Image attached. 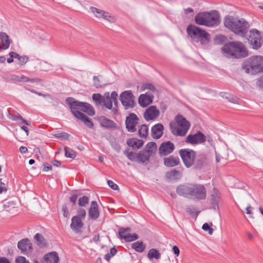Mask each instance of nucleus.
I'll list each match as a JSON object with an SVG mask.
<instances>
[{"instance_id": "1", "label": "nucleus", "mask_w": 263, "mask_h": 263, "mask_svg": "<svg viewBox=\"0 0 263 263\" xmlns=\"http://www.w3.org/2000/svg\"><path fill=\"white\" fill-rule=\"evenodd\" d=\"M65 102L69 106L71 112L76 118L83 122L87 127L91 128H93L94 124L91 120L79 110L85 112L91 116L95 115V109L90 104L76 100L72 97L66 98Z\"/></svg>"}, {"instance_id": "2", "label": "nucleus", "mask_w": 263, "mask_h": 263, "mask_svg": "<svg viewBox=\"0 0 263 263\" xmlns=\"http://www.w3.org/2000/svg\"><path fill=\"white\" fill-rule=\"evenodd\" d=\"M176 193L180 196L198 200H204L206 197L205 186L198 183L180 184L176 188Z\"/></svg>"}, {"instance_id": "3", "label": "nucleus", "mask_w": 263, "mask_h": 263, "mask_svg": "<svg viewBox=\"0 0 263 263\" xmlns=\"http://www.w3.org/2000/svg\"><path fill=\"white\" fill-rule=\"evenodd\" d=\"M117 97V93L114 91L111 92L110 96L109 92H105L103 96L100 93H94L92 95V99L96 105L104 106L106 108L111 109L113 114L115 115L118 112Z\"/></svg>"}, {"instance_id": "4", "label": "nucleus", "mask_w": 263, "mask_h": 263, "mask_svg": "<svg viewBox=\"0 0 263 263\" xmlns=\"http://www.w3.org/2000/svg\"><path fill=\"white\" fill-rule=\"evenodd\" d=\"M224 25L236 34L243 36L250 27L248 22L243 18L227 16L224 20Z\"/></svg>"}, {"instance_id": "5", "label": "nucleus", "mask_w": 263, "mask_h": 263, "mask_svg": "<svg viewBox=\"0 0 263 263\" xmlns=\"http://www.w3.org/2000/svg\"><path fill=\"white\" fill-rule=\"evenodd\" d=\"M195 22L199 25L215 27L220 23V15L216 10L200 12L195 16Z\"/></svg>"}, {"instance_id": "6", "label": "nucleus", "mask_w": 263, "mask_h": 263, "mask_svg": "<svg viewBox=\"0 0 263 263\" xmlns=\"http://www.w3.org/2000/svg\"><path fill=\"white\" fill-rule=\"evenodd\" d=\"M221 50L229 58L239 59L248 55L246 48L241 42H230L222 47Z\"/></svg>"}, {"instance_id": "7", "label": "nucleus", "mask_w": 263, "mask_h": 263, "mask_svg": "<svg viewBox=\"0 0 263 263\" xmlns=\"http://www.w3.org/2000/svg\"><path fill=\"white\" fill-rule=\"evenodd\" d=\"M243 69L248 73L255 74L263 72V57L255 55L248 59L242 64Z\"/></svg>"}, {"instance_id": "8", "label": "nucleus", "mask_w": 263, "mask_h": 263, "mask_svg": "<svg viewBox=\"0 0 263 263\" xmlns=\"http://www.w3.org/2000/svg\"><path fill=\"white\" fill-rule=\"evenodd\" d=\"M176 122L170 123V130L175 136H184L190 127V123L181 115L175 117Z\"/></svg>"}, {"instance_id": "9", "label": "nucleus", "mask_w": 263, "mask_h": 263, "mask_svg": "<svg viewBox=\"0 0 263 263\" xmlns=\"http://www.w3.org/2000/svg\"><path fill=\"white\" fill-rule=\"evenodd\" d=\"M187 34L191 39L201 45H206L210 40V34L199 27L190 25L186 29Z\"/></svg>"}, {"instance_id": "10", "label": "nucleus", "mask_w": 263, "mask_h": 263, "mask_svg": "<svg viewBox=\"0 0 263 263\" xmlns=\"http://www.w3.org/2000/svg\"><path fill=\"white\" fill-rule=\"evenodd\" d=\"M185 166L189 168L193 166L196 159L195 152L190 149H181L179 152Z\"/></svg>"}, {"instance_id": "11", "label": "nucleus", "mask_w": 263, "mask_h": 263, "mask_svg": "<svg viewBox=\"0 0 263 263\" xmlns=\"http://www.w3.org/2000/svg\"><path fill=\"white\" fill-rule=\"evenodd\" d=\"M249 43L252 46L253 48L257 49L260 48L263 44V35L255 29H253L250 31Z\"/></svg>"}, {"instance_id": "12", "label": "nucleus", "mask_w": 263, "mask_h": 263, "mask_svg": "<svg viewBox=\"0 0 263 263\" xmlns=\"http://www.w3.org/2000/svg\"><path fill=\"white\" fill-rule=\"evenodd\" d=\"M134 96L131 90H125L120 95V100L125 109L133 108L135 106Z\"/></svg>"}, {"instance_id": "13", "label": "nucleus", "mask_w": 263, "mask_h": 263, "mask_svg": "<svg viewBox=\"0 0 263 263\" xmlns=\"http://www.w3.org/2000/svg\"><path fill=\"white\" fill-rule=\"evenodd\" d=\"M139 120V118L136 114H129L125 120V125L127 131L130 133L136 132V126L138 124Z\"/></svg>"}, {"instance_id": "14", "label": "nucleus", "mask_w": 263, "mask_h": 263, "mask_svg": "<svg viewBox=\"0 0 263 263\" xmlns=\"http://www.w3.org/2000/svg\"><path fill=\"white\" fill-rule=\"evenodd\" d=\"M206 137L200 131H198L195 134H190L186 138L185 142L191 144H198L205 142Z\"/></svg>"}, {"instance_id": "15", "label": "nucleus", "mask_w": 263, "mask_h": 263, "mask_svg": "<svg viewBox=\"0 0 263 263\" xmlns=\"http://www.w3.org/2000/svg\"><path fill=\"white\" fill-rule=\"evenodd\" d=\"M160 111L155 106H151L147 108L144 112L143 116L146 121L153 120L158 118Z\"/></svg>"}, {"instance_id": "16", "label": "nucleus", "mask_w": 263, "mask_h": 263, "mask_svg": "<svg viewBox=\"0 0 263 263\" xmlns=\"http://www.w3.org/2000/svg\"><path fill=\"white\" fill-rule=\"evenodd\" d=\"M175 148L174 144L170 141L162 143L159 149L161 156H166L172 153Z\"/></svg>"}, {"instance_id": "17", "label": "nucleus", "mask_w": 263, "mask_h": 263, "mask_svg": "<svg viewBox=\"0 0 263 263\" xmlns=\"http://www.w3.org/2000/svg\"><path fill=\"white\" fill-rule=\"evenodd\" d=\"M154 97L153 95L148 92L141 94L139 97L138 103L141 106L145 107L153 102Z\"/></svg>"}, {"instance_id": "18", "label": "nucleus", "mask_w": 263, "mask_h": 263, "mask_svg": "<svg viewBox=\"0 0 263 263\" xmlns=\"http://www.w3.org/2000/svg\"><path fill=\"white\" fill-rule=\"evenodd\" d=\"M84 223L82 219L79 216H73L71 219L70 228L73 231L78 233L80 232L81 229L83 227Z\"/></svg>"}, {"instance_id": "19", "label": "nucleus", "mask_w": 263, "mask_h": 263, "mask_svg": "<svg viewBox=\"0 0 263 263\" xmlns=\"http://www.w3.org/2000/svg\"><path fill=\"white\" fill-rule=\"evenodd\" d=\"M18 248L21 250L22 253L31 251L32 249V244L28 238L22 239L18 242Z\"/></svg>"}, {"instance_id": "20", "label": "nucleus", "mask_w": 263, "mask_h": 263, "mask_svg": "<svg viewBox=\"0 0 263 263\" xmlns=\"http://www.w3.org/2000/svg\"><path fill=\"white\" fill-rule=\"evenodd\" d=\"M88 216L92 220H96L99 216L98 205L95 201H92L91 202L90 207L88 210Z\"/></svg>"}, {"instance_id": "21", "label": "nucleus", "mask_w": 263, "mask_h": 263, "mask_svg": "<svg viewBox=\"0 0 263 263\" xmlns=\"http://www.w3.org/2000/svg\"><path fill=\"white\" fill-rule=\"evenodd\" d=\"M164 127L162 124L158 123L152 128V136L155 139H159L163 135Z\"/></svg>"}, {"instance_id": "22", "label": "nucleus", "mask_w": 263, "mask_h": 263, "mask_svg": "<svg viewBox=\"0 0 263 263\" xmlns=\"http://www.w3.org/2000/svg\"><path fill=\"white\" fill-rule=\"evenodd\" d=\"M128 146L132 147L133 150L139 149L144 144V141L137 138H131L126 142Z\"/></svg>"}, {"instance_id": "23", "label": "nucleus", "mask_w": 263, "mask_h": 263, "mask_svg": "<svg viewBox=\"0 0 263 263\" xmlns=\"http://www.w3.org/2000/svg\"><path fill=\"white\" fill-rule=\"evenodd\" d=\"M59 258L55 252H52L46 254L44 257V263H58Z\"/></svg>"}, {"instance_id": "24", "label": "nucleus", "mask_w": 263, "mask_h": 263, "mask_svg": "<svg viewBox=\"0 0 263 263\" xmlns=\"http://www.w3.org/2000/svg\"><path fill=\"white\" fill-rule=\"evenodd\" d=\"M4 210L12 213H15L17 212L16 203L13 201H4L3 203Z\"/></svg>"}, {"instance_id": "25", "label": "nucleus", "mask_w": 263, "mask_h": 263, "mask_svg": "<svg viewBox=\"0 0 263 263\" xmlns=\"http://www.w3.org/2000/svg\"><path fill=\"white\" fill-rule=\"evenodd\" d=\"M0 39L2 43V45H0V49H8L10 46L11 41L7 34L5 32H1Z\"/></svg>"}, {"instance_id": "26", "label": "nucleus", "mask_w": 263, "mask_h": 263, "mask_svg": "<svg viewBox=\"0 0 263 263\" xmlns=\"http://www.w3.org/2000/svg\"><path fill=\"white\" fill-rule=\"evenodd\" d=\"M151 156L144 150L138 153L137 162L139 163L147 164L149 161V158Z\"/></svg>"}, {"instance_id": "27", "label": "nucleus", "mask_w": 263, "mask_h": 263, "mask_svg": "<svg viewBox=\"0 0 263 263\" xmlns=\"http://www.w3.org/2000/svg\"><path fill=\"white\" fill-rule=\"evenodd\" d=\"M100 123L101 126L105 128L110 129L117 127V125L114 121L105 117H102L100 119Z\"/></svg>"}, {"instance_id": "28", "label": "nucleus", "mask_w": 263, "mask_h": 263, "mask_svg": "<svg viewBox=\"0 0 263 263\" xmlns=\"http://www.w3.org/2000/svg\"><path fill=\"white\" fill-rule=\"evenodd\" d=\"M206 156L204 154H200L195 160V163L194 164V167L196 169H200L202 168L204 164L206 161Z\"/></svg>"}, {"instance_id": "29", "label": "nucleus", "mask_w": 263, "mask_h": 263, "mask_svg": "<svg viewBox=\"0 0 263 263\" xmlns=\"http://www.w3.org/2000/svg\"><path fill=\"white\" fill-rule=\"evenodd\" d=\"M164 163L167 167H174L179 163V159L178 157L171 156L164 159Z\"/></svg>"}, {"instance_id": "30", "label": "nucleus", "mask_w": 263, "mask_h": 263, "mask_svg": "<svg viewBox=\"0 0 263 263\" xmlns=\"http://www.w3.org/2000/svg\"><path fill=\"white\" fill-rule=\"evenodd\" d=\"M156 150L157 144L155 142H153L148 143L144 149V151L146 152L147 154H149L151 156L156 152Z\"/></svg>"}, {"instance_id": "31", "label": "nucleus", "mask_w": 263, "mask_h": 263, "mask_svg": "<svg viewBox=\"0 0 263 263\" xmlns=\"http://www.w3.org/2000/svg\"><path fill=\"white\" fill-rule=\"evenodd\" d=\"M100 18H102L104 20H106L110 23H115L117 18L115 16L112 15L111 13L107 11H103L101 15Z\"/></svg>"}, {"instance_id": "32", "label": "nucleus", "mask_w": 263, "mask_h": 263, "mask_svg": "<svg viewBox=\"0 0 263 263\" xmlns=\"http://www.w3.org/2000/svg\"><path fill=\"white\" fill-rule=\"evenodd\" d=\"M132 248L136 251L142 253L145 250L146 246L143 242L138 241L132 243Z\"/></svg>"}, {"instance_id": "33", "label": "nucleus", "mask_w": 263, "mask_h": 263, "mask_svg": "<svg viewBox=\"0 0 263 263\" xmlns=\"http://www.w3.org/2000/svg\"><path fill=\"white\" fill-rule=\"evenodd\" d=\"M37 245L40 248H44L46 246V240L40 233H37L34 236Z\"/></svg>"}, {"instance_id": "34", "label": "nucleus", "mask_w": 263, "mask_h": 263, "mask_svg": "<svg viewBox=\"0 0 263 263\" xmlns=\"http://www.w3.org/2000/svg\"><path fill=\"white\" fill-rule=\"evenodd\" d=\"M186 211L189 214L194 217L195 219L200 213V211H197L196 208L192 205L188 206L186 209Z\"/></svg>"}, {"instance_id": "35", "label": "nucleus", "mask_w": 263, "mask_h": 263, "mask_svg": "<svg viewBox=\"0 0 263 263\" xmlns=\"http://www.w3.org/2000/svg\"><path fill=\"white\" fill-rule=\"evenodd\" d=\"M148 134V128L146 124L142 125L138 130V135L141 138H146Z\"/></svg>"}, {"instance_id": "36", "label": "nucleus", "mask_w": 263, "mask_h": 263, "mask_svg": "<svg viewBox=\"0 0 263 263\" xmlns=\"http://www.w3.org/2000/svg\"><path fill=\"white\" fill-rule=\"evenodd\" d=\"M124 154L128 158V159L132 161H136L137 162V155L138 153L130 152L128 148L125 149L124 152Z\"/></svg>"}, {"instance_id": "37", "label": "nucleus", "mask_w": 263, "mask_h": 263, "mask_svg": "<svg viewBox=\"0 0 263 263\" xmlns=\"http://www.w3.org/2000/svg\"><path fill=\"white\" fill-rule=\"evenodd\" d=\"M161 256L160 253L156 249H151L148 252L147 257L149 259L155 258L158 259Z\"/></svg>"}, {"instance_id": "38", "label": "nucleus", "mask_w": 263, "mask_h": 263, "mask_svg": "<svg viewBox=\"0 0 263 263\" xmlns=\"http://www.w3.org/2000/svg\"><path fill=\"white\" fill-rule=\"evenodd\" d=\"M180 175V172L179 171H177L176 170H173L170 172H168L166 176L167 178L170 179H173L177 178Z\"/></svg>"}, {"instance_id": "39", "label": "nucleus", "mask_w": 263, "mask_h": 263, "mask_svg": "<svg viewBox=\"0 0 263 263\" xmlns=\"http://www.w3.org/2000/svg\"><path fill=\"white\" fill-rule=\"evenodd\" d=\"M10 80L14 82H26V81L27 80V77L24 76L23 75L18 76L17 75L13 74L10 77Z\"/></svg>"}, {"instance_id": "40", "label": "nucleus", "mask_w": 263, "mask_h": 263, "mask_svg": "<svg viewBox=\"0 0 263 263\" xmlns=\"http://www.w3.org/2000/svg\"><path fill=\"white\" fill-rule=\"evenodd\" d=\"M65 156L66 157L70 158H74L77 156V153L73 149L68 147H65Z\"/></svg>"}, {"instance_id": "41", "label": "nucleus", "mask_w": 263, "mask_h": 263, "mask_svg": "<svg viewBox=\"0 0 263 263\" xmlns=\"http://www.w3.org/2000/svg\"><path fill=\"white\" fill-rule=\"evenodd\" d=\"M138 235L136 234H131L128 233L127 235H125L123 236V239L125 240L126 242H131L134 240H136L138 239Z\"/></svg>"}, {"instance_id": "42", "label": "nucleus", "mask_w": 263, "mask_h": 263, "mask_svg": "<svg viewBox=\"0 0 263 263\" xmlns=\"http://www.w3.org/2000/svg\"><path fill=\"white\" fill-rule=\"evenodd\" d=\"M219 198L218 192L215 189H213V193L211 195V201L213 204H216L218 203Z\"/></svg>"}, {"instance_id": "43", "label": "nucleus", "mask_w": 263, "mask_h": 263, "mask_svg": "<svg viewBox=\"0 0 263 263\" xmlns=\"http://www.w3.org/2000/svg\"><path fill=\"white\" fill-rule=\"evenodd\" d=\"M10 118L11 120H12L13 121H16V120L19 119V120H21L22 121V122L24 123V124H25L27 125H29V123L25 119H24L22 117V116L18 113H16V114L13 115L12 116V117H10Z\"/></svg>"}, {"instance_id": "44", "label": "nucleus", "mask_w": 263, "mask_h": 263, "mask_svg": "<svg viewBox=\"0 0 263 263\" xmlns=\"http://www.w3.org/2000/svg\"><path fill=\"white\" fill-rule=\"evenodd\" d=\"M90 9L91 12L94 14V15L98 18L100 19V16L102 12L104 11L103 10L98 9L95 7H91Z\"/></svg>"}, {"instance_id": "45", "label": "nucleus", "mask_w": 263, "mask_h": 263, "mask_svg": "<svg viewBox=\"0 0 263 263\" xmlns=\"http://www.w3.org/2000/svg\"><path fill=\"white\" fill-rule=\"evenodd\" d=\"M131 231V229L129 228H121L119 230V235L121 239H123V236L127 235L128 233Z\"/></svg>"}, {"instance_id": "46", "label": "nucleus", "mask_w": 263, "mask_h": 263, "mask_svg": "<svg viewBox=\"0 0 263 263\" xmlns=\"http://www.w3.org/2000/svg\"><path fill=\"white\" fill-rule=\"evenodd\" d=\"M89 202V198L86 196L80 197L78 200V204L80 206H86Z\"/></svg>"}, {"instance_id": "47", "label": "nucleus", "mask_w": 263, "mask_h": 263, "mask_svg": "<svg viewBox=\"0 0 263 263\" xmlns=\"http://www.w3.org/2000/svg\"><path fill=\"white\" fill-rule=\"evenodd\" d=\"M142 88L144 90L148 89V90H151L152 92H157V89L156 88V87L153 84H152L151 83L144 84L142 85Z\"/></svg>"}, {"instance_id": "48", "label": "nucleus", "mask_w": 263, "mask_h": 263, "mask_svg": "<svg viewBox=\"0 0 263 263\" xmlns=\"http://www.w3.org/2000/svg\"><path fill=\"white\" fill-rule=\"evenodd\" d=\"M53 136L56 138L65 140H68L70 136L69 134L64 132L55 134Z\"/></svg>"}, {"instance_id": "49", "label": "nucleus", "mask_w": 263, "mask_h": 263, "mask_svg": "<svg viewBox=\"0 0 263 263\" xmlns=\"http://www.w3.org/2000/svg\"><path fill=\"white\" fill-rule=\"evenodd\" d=\"M93 83L94 85L96 88H101L103 87L106 85V84H102L101 83V82L97 76H94L93 77Z\"/></svg>"}, {"instance_id": "50", "label": "nucleus", "mask_w": 263, "mask_h": 263, "mask_svg": "<svg viewBox=\"0 0 263 263\" xmlns=\"http://www.w3.org/2000/svg\"><path fill=\"white\" fill-rule=\"evenodd\" d=\"M222 97L227 99L230 102L235 103L236 101L234 99L233 97L229 93L226 92H222L221 93Z\"/></svg>"}, {"instance_id": "51", "label": "nucleus", "mask_w": 263, "mask_h": 263, "mask_svg": "<svg viewBox=\"0 0 263 263\" xmlns=\"http://www.w3.org/2000/svg\"><path fill=\"white\" fill-rule=\"evenodd\" d=\"M77 214L78 215L75 216H79V217H80L81 219H83L85 218L86 213L84 209L80 208L78 210Z\"/></svg>"}, {"instance_id": "52", "label": "nucleus", "mask_w": 263, "mask_h": 263, "mask_svg": "<svg viewBox=\"0 0 263 263\" xmlns=\"http://www.w3.org/2000/svg\"><path fill=\"white\" fill-rule=\"evenodd\" d=\"M202 228L205 231H208L210 235H212L213 233V229L210 227V225L208 223H204Z\"/></svg>"}, {"instance_id": "53", "label": "nucleus", "mask_w": 263, "mask_h": 263, "mask_svg": "<svg viewBox=\"0 0 263 263\" xmlns=\"http://www.w3.org/2000/svg\"><path fill=\"white\" fill-rule=\"evenodd\" d=\"M28 59V57L27 55H22L19 58L18 64L21 66L24 65L27 62Z\"/></svg>"}, {"instance_id": "54", "label": "nucleus", "mask_w": 263, "mask_h": 263, "mask_svg": "<svg viewBox=\"0 0 263 263\" xmlns=\"http://www.w3.org/2000/svg\"><path fill=\"white\" fill-rule=\"evenodd\" d=\"M107 184L109 186L114 190H119L118 186L111 180H108L107 181Z\"/></svg>"}, {"instance_id": "55", "label": "nucleus", "mask_w": 263, "mask_h": 263, "mask_svg": "<svg viewBox=\"0 0 263 263\" xmlns=\"http://www.w3.org/2000/svg\"><path fill=\"white\" fill-rule=\"evenodd\" d=\"M16 263H29L23 256H18L15 259Z\"/></svg>"}, {"instance_id": "56", "label": "nucleus", "mask_w": 263, "mask_h": 263, "mask_svg": "<svg viewBox=\"0 0 263 263\" xmlns=\"http://www.w3.org/2000/svg\"><path fill=\"white\" fill-rule=\"evenodd\" d=\"M62 211L63 214V216L65 217H67L69 215L68 210L66 204L63 205L62 208Z\"/></svg>"}, {"instance_id": "57", "label": "nucleus", "mask_w": 263, "mask_h": 263, "mask_svg": "<svg viewBox=\"0 0 263 263\" xmlns=\"http://www.w3.org/2000/svg\"><path fill=\"white\" fill-rule=\"evenodd\" d=\"M79 194L73 193L71 197L70 198V201L72 202L74 204H76V201L79 196Z\"/></svg>"}, {"instance_id": "58", "label": "nucleus", "mask_w": 263, "mask_h": 263, "mask_svg": "<svg viewBox=\"0 0 263 263\" xmlns=\"http://www.w3.org/2000/svg\"><path fill=\"white\" fill-rule=\"evenodd\" d=\"M7 191V188L5 186L4 183L2 182V179H0V194H2L4 192Z\"/></svg>"}, {"instance_id": "59", "label": "nucleus", "mask_w": 263, "mask_h": 263, "mask_svg": "<svg viewBox=\"0 0 263 263\" xmlns=\"http://www.w3.org/2000/svg\"><path fill=\"white\" fill-rule=\"evenodd\" d=\"M9 55L10 57H11V58H14L17 59L18 60V61L19 60L20 57H22L19 54H18L15 52H13V51L10 52L9 53Z\"/></svg>"}, {"instance_id": "60", "label": "nucleus", "mask_w": 263, "mask_h": 263, "mask_svg": "<svg viewBox=\"0 0 263 263\" xmlns=\"http://www.w3.org/2000/svg\"><path fill=\"white\" fill-rule=\"evenodd\" d=\"M43 171H48L52 170V166L47 163H45L43 164Z\"/></svg>"}, {"instance_id": "61", "label": "nucleus", "mask_w": 263, "mask_h": 263, "mask_svg": "<svg viewBox=\"0 0 263 263\" xmlns=\"http://www.w3.org/2000/svg\"><path fill=\"white\" fill-rule=\"evenodd\" d=\"M41 81V80L39 79H37V78L29 79L27 77V80L26 81V82H32V83H36V82H39Z\"/></svg>"}, {"instance_id": "62", "label": "nucleus", "mask_w": 263, "mask_h": 263, "mask_svg": "<svg viewBox=\"0 0 263 263\" xmlns=\"http://www.w3.org/2000/svg\"><path fill=\"white\" fill-rule=\"evenodd\" d=\"M173 250L174 251V254L177 256H178L179 255V253H180V250H179V248L177 246H174L173 247Z\"/></svg>"}, {"instance_id": "63", "label": "nucleus", "mask_w": 263, "mask_h": 263, "mask_svg": "<svg viewBox=\"0 0 263 263\" xmlns=\"http://www.w3.org/2000/svg\"><path fill=\"white\" fill-rule=\"evenodd\" d=\"M0 263H10L9 260L5 257H0Z\"/></svg>"}, {"instance_id": "64", "label": "nucleus", "mask_w": 263, "mask_h": 263, "mask_svg": "<svg viewBox=\"0 0 263 263\" xmlns=\"http://www.w3.org/2000/svg\"><path fill=\"white\" fill-rule=\"evenodd\" d=\"M51 163L53 164V166L55 167H60L61 165V162L58 160H53L51 161Z\"/></svg>"}]
</instances>
